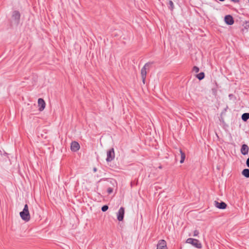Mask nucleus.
<instances>
[{
    "instance_id": "16",
    "label": "nucleus",
    "mask_w": 249,
    "mask_h": 249,
    "mask_svg": "<svg viewBox=\"0 0 249 249\" xmlns=\"http://www.w3.org/2000/svg\"><path fill=\"white\" fill-rule=\"evenodd\" d=\"M196 77L199 80H201L204 79L205 77V74L203 72H201L200 73L196 75Z\"/></svg>"
},
{
    "instance_id": "14",
    "label": "nucleus",
    "mask_w": 249,
    "mask_h": 249,
    "mask_svg": "<svg viewBox=\"0 0 249 249\" xmlns=\"http://www.w3.org/2000/svg\"><path fill=\"white\" fill-rule=\"evenodd\" d=\"M242 174L246 178H249V169H244L242 172Z\"/></svg>"
},
{
    "instance_id": "9",
    "label": "nucleus",
    "mask_w": 249,
    "mask_h": 249,
    "mask_svg": "<svg viewBox=\"0 0 249 249\" xmlns=\"http://www.w3.org/2000/svg\"><path fill=\"white\" fill-rule=\"evenodd\" d=\"M225 22L229 25H231L234 23V20L231 15H228L225 17Z\"/></svg>"
},
{
    "instance_id": "13",
    "label": "nucleus",
    "mask_w": 249,
    "mask_h": 249,
    "mask_svg": "<svg viewBox=\"0 0 249 249\" xmlns=\"http://www.w3.org/2000/svg\"><path fill=\"white\" fill-rule=\"evenodd\" d=\"M179 152H180V155H181V159L180 160V162L181 163H182L184 162L185 158V154L184 152H183V151H182V150L181 149H179Z\"/></svg>"
},
{
    "instance_id": "21",
    "label": "nucleus",
    "mask_w": 249,
    "mask_h": 249,
    "mask_svg": "<svg viewBox=\"0 0 249 249\" xmlns=\"http://www.w3.org/2000/svg\"><path fill=\"white\" fill-rule=\"evenodd\" d=\"M107 192L108 194H111L113 192V189L111 187H109L107 189Z\"/></svg>"
},
{
    "instance_id": "2",
    "label": "nucleus",
    "mask_w": 249,
    "mask_h": 249,
    "mask_svg": "<svg viewBox=\"0 0 249 249\" xmlns=\"http://www.w3.org/2000/svg\"><path fill=\"white\" fill-rule=\"evenodd\" d=\"M186 242L187 243L192 244L193 246L198 249L202 248L201 243L196 239L189 238L186 240Z\"/></svg>"
},
{
    "instance_id": "8",
    "label": "nucleus",
    "mask_w": 249,
    "mask_h": 249,
    "mask_svg": "<svg viewBox=\"0 0 249 249\" xmlns=\"http://www.w3.org/2000/svg\"><path fill=\"white\" fill-rule=\"evenodd\" d=\"M214 206L219 209H225L227 207V204L223 201L219 202L217 201H214Z\"/></svg>"
},
{
    "instance_id": "18",
    "label": "nucleus",
    "mask_w": 249,
    "mask_h": 249,
    "mask_svg": "<svg viewBox=\"0 0 249 249\" xmlns=\"http://www.w3.org/2000/svg\"><path fill=\"white\" fill-rule=\"evenodd\" d=\"M108 209V207L107 205H104L103 206H102V208H101V210L105 212L106 211H107Z\"/></svg>"
},
{
    "instance_id": "5",
    "label": "nucleus",
    "mask_w": 249,
    "mask_h": 249,
    "mask_svg": "<svg viewBox=\"0 0 249 249\" xmlns=\"http://www.w3.org/2000/svg\"><path fill=\"white\" fill-rule=\"evenodd\" d=\"M12 18L15 20V23L17 24H18L19 22V20L20 18V14L19 12L18 11H14L13 12Z\"/></svg>"
},
{
    "instance_id": "15",
    "label": "nucleus",
    "mask_w": 249,
    "mask_h": 249,
    "mask_svg": "<svg viewBox=\"0 0 249 249\" xmlns=\"http://www.w3.org/2000/svg\"><path fill=\"white\" fill-rule=\"evenodd\" d=\"M241 118L243 121L246 122L249 119V113H244L242 114Z\"/></svg>"
},
{
    "instance_id": "4",
    "label": "nucleus",
    "mask_w": 249,
    "mask_h": 249,
    "mask_svg": "<svg viewBox=\"0 0 249 249\" xmlns=\"http://www.w3.org/2000/svg\"><path fill=\"white\" fill-rule=\"evenodd\" d=\"M115 158V153L113 148L109 149L107 151V158L106 160L107 162L111 161Z\"/></svg>"
},
{
    "instance_id": "27",
    "label": "nucleus",
    "mask_w": 249,
    "mask_h": 249,
    "mask_svg": "<svg viewBox=\"0 0 249 249\" xmlns=\"http://www.w3.org/2000/svg\"><path fill=\"white\" fill-rule=\"evenodd\" d=\"M220 1H224L225 0H219Z\"/></svg>"
},
{
    "instance_id": "22",
    "label": "nucleus",
    "mask_w": 249,
    "mask_h": 249,
    "mask_svg": "<svg viewBox=\"0 0 249 249\" xmlns=\"http://www.w3.org/2000/svg\"><path fill=\"white\" fill-rule=\"evenodd\" d=\"M199 234V231L197 230H195L194 231V236H197Z\"/></svg>"
},
{
    "instance_id": "28",
    "label": "nucleus",
    "mask_w": 249,
    "mask_h": 249,
    "mask_svg": "<svg viewBox=\"0 0 249 249\" xmlns=\"http://www.w3.org/2000/svg\"><path fill=\"white\" fill-rule=\"evenodd\" d=\"M0 153H1V150H0ZM0 154H1V153H0Z\"/></svg>"
},
{
    "instance_id": "3",
    "label": "nucleus",
    "mask_w": 249,
    "mask_h": 249,
    "mask_svg": "<svg viewBox=\"0 0 249 249\" xmlns=\"http://www.w3.org/2000/svg\"><path fill=\"white\" fill-rule=\"evenodd\" d=\"M153 63L148 62L146 63L141 70V75L143 83L144 84L146 77V69L149 67Z\"/></svg>"
},
{
    "instance_id": "17",
    "label": "nucleus",
    "mask_w": 249,
    "mask_h": 249,
    "mask_svg": "<svg viewBox=\"0 0 249 249\" xmlns=\"http://www.w3.org/2000/svg\"><path fill=\"white\" fill-rule=\"evenodd\" d=\"M168 7L171 10V11L173 10L174 8V4L172 0H169L168 2Z\"/></svg>"
},
{
    "instance_id": "12",
    "label": "nucleus",
    "mask_w": 249,
    "mask_h": 249,
    "mask_svg": "<svg viewBox=\"0 0 249 249\" xmlns=\"http://www.w3.org/2000/svg\"><path fill=\"white\" fill-rule=\"evenodd\" d=\"M249 147L247 144H243L242 145L241 148V153L242 154H243V155H246L248 154V153L249 152Z\"/></svg>"
},
{
    "instance_id": "7",
    "label": "nucleus",
    "mask_w": 249,
    "mask_h": 249,
    "mask_svg": "<svg viewBox=\"0 0 249 249\" xmlns=\"http://www.w3.org/2000/svg\"><path fill=\"white\" fill-rule=\"evenodd\" d=\"M157 249H168L166 242L163 240H160L157 244Z\"/></svg>"
},
{
    "instance_id": "23",
    "label": "nucleus",
    "mask_w": 249,
    "mask_h": 249,
    "mask_svg": "<svg viewBox=\"0 0 249 249\" xmlns=\"http://www.w3.org/2000/svg\"><path fill=\"white\" fill-rule=\"evenodd\" d=\"M247 166L249 168V158H248L246 161Z\"/></svg>"
},
{
    "instance_id": "20",
    "label": "nucleus",
    "mask_w": 249,
    "mask_h": 249,
    "mask_svg": "<svg viewBox=\"0 0 249 249\" xmlns=\"http://www.w3.org/2000/svg\"><path fill=\"white\" fill-rule=\"evenodd\" d=\"M244 28L246 29H249V22L246 21L244 25Z\"/></svg>"
},
{
    "instance_id": "25",
    "label": "nucleus",
    "mask_w": 249,
    "mask_h": 249,
    "mask_svg": "<svg viewBox=\"0 0 249 249\" xmlns=\"http://www.w3.org/2000/svg\"><path fill=\"white\" fill-rule=\"evenodd\" d=\"M93 171H94V172H96V171H97V168H96V167H94V168H93Z\"/></svg>"
},
{
    "instance_id": "24",
    "label": "nucleus",
    "mask_w": 249,
    "mask_h": 249,
    "mask_svg": "<svg viewBox=\"0 0 249 249\" xmlns=\"http://www.w3.org/2000/svg\"><path fill=\"white\" fill-rule=\"evenodd\" d=\"M231 1L235 3H238L239 2V0H231Z\"/></svg>"
},
{
    "instance_id": "26",
    "label": "nucleus",
    "mask_w": 249,
    "mask_h": 249,
    "mask_svg": "<svg viewBox=\"0 0 249 249\" xmlns=\"http://www.w3.org/2000/svg\"><path fill=\"white\" fill-rule=\"evenodd\" d=\"M231 96H232V94H230V95H229V97H231Z\"/></svg>"
},
{
    "instance_id": "6",
    "label": "nucleus",
    "mask_w": 249,
    "mask_h": 249,
    "mask_svg": "<svg viewBox=\"0 0 249 249\" xmlns=\"http://www.w3.org/2000/svg\"><path fill=\"white\" fill-rule=\"evenodd\" d=\"M124 207H122L119 209L117 213L118 220H119V221H122L124 219Z\"/></svg>"
},
{
    "instance_id": "1",
    "label": "nucleus",
    "mask_w": 249,
    "mask_h": 249,
    "mask_svg": "<svg viewBox=\"0 0 249 249\" xmlns=\"http://www.w3.org/2000/svg\"><path fill=\"white\" fill-rule=\"evenodd\" d=\"M20 216L22 220L26 222H28L30 219V215L28 209L27 204L24 205L23 210L19 213Z\"/></svg>"
},
{
    "instance_id": "10",
    "label": "nucleus",
    "mask_w": 249,
    "mask_h": 249,
    "mask_svg": "<svg viewBox=\"0 0 249 249\" xmlns=\"http://www.w3.org/2000/svg\"><path fill=\"white\" fill-rule=\"evenodd\" d=\"M38 105L39 106L38 110L40 111L43 110L46 106V103L44 100L42 98H39L38 99Z\"/></svg>"
},
{
    "instance_id": "11",
    "label": "nucleus",
    "mask_w": 249,
    "mask_h": 249,
    "mask_svg": "<svg viewBox=\"0 0 249 249\" xmlns=\"http://www.w3.org/2000/svg\"><path fill=\"white\" fill-rule=\"evenodd\" d=\"M80 148V145L78 142L73 141L71 143V151L76 152Z\"/></svg>"
},
{
    "instance_id": "19",
    "label": "nucleus",
    "mask_w": 249,
    "mask_h": 249,
    "mask_svg": "<svg viewBox=\"0 0 249 249\" xmlns=\"http://www.w3.org/2000/svg\"><path fill=\"white\" fill-rule=\"evenodd\" d=\"M193 71H194L196 73H197L199 71V69L198 67H197V66H194L193 68Z\"/></svg>"
}]
</instances>
